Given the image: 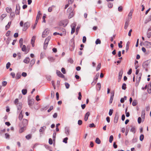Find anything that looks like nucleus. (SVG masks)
Wrapping results in <instances>:
<instances>
[{
  "label": "nucleus",
  "mask_w": 151,
  "mask_h": 151,
  "mask_svg": "<svg viewBox=\"0 0 151 151\" xmlns=\"http://www.w3.org/2000/svg\"><path fill=\"white\" fill-rule=\"evenodd\" d=\"M11 24V22H9L8 24L6 26V29L7 30L10 27V26Z\"/></svg>",
  "instance_id": "obj_25"
},
{
  "label": "nucleus",
  "mask_w": 151,
  "mask_h": 151,
  "mask_svg": "<svg viewBox=\"0 0 151 151\" xmlns=\"http://www.w3.org/2000/svg\"><path fill=\"white\" fill-rule=\"evenodd\" d=\"M63 32H61L60 33L57 32V35H59L61 36L63 35H65L66 34V31L65 29H63Z\"/></svg>",
  "instance_id": "obj_16"
},
{
  "label": "nucleus",
  "mask_w": 151,
  "mask_h": 151,
  "mask_svg": "<svg viewBox=\"0 0 151 151\" xmlns=\"http://www.w3.org/2000/svg\"><path fill=\"white\" fill-rule=\"evenodd\" d=\"M126 84L125 83H123L122 86V89L125 90L126 89Z\"/></svg>",
  "instance_id": "obj_33"
},
{
  "label": "nucleus",
  "mask_w": 151,
  "mask_h": 151,
  "mask_svg": "<svg viewBox=\"0 0 151 151\" xmlns=\"http://www.w3.org/2000/svg\"><path fill=\"white\" fill-rule=\"evenodd\" d=\"M99 73H97L95 76V77L94 78V80L93 81H96V82L97 81V79L98 78L99 76Z\"/></svg>",
  "instance_id": "obj_24"
},
{
  "label": "nucleus",
  "mask_w": 151,
  "mask_h": 151,
  "mask_svg": "<svg viewBox=\"0 0 151 151\" xmlns=\"http://www.w3.org/2000/svg\"><path fill=\"white\" fill-rule=\"evenodd\" d=\"M68 62L70 63H73V60L71 58H70L68 60Z\"/></svg>",
  "instance_id": "obj_55"
},
{
  "label": "nucleus",
  "mask_w": 151,
  "mask_h": 151,
  "mask_svg": "<svg viewBox=\"0 0 151 151\" xmlns=\"http://www.w3.org/2000/svg\"><path fill=\"white\" fill-rule=\"evenodd\" d=\"M78 124L79 125H81L82 123V121L81 120H79L78 121Z\"/></svg>",
  "instance_id": "obj_64"
},
{
  "label": "nucleus",
  "mask_w": 151,
  "mask_h": 151,
  "mask_svg": "<svg viewBox=\"0 0 151 151\" xmlns=\"http://www.w3.org/2000/svg\"><path fill=\"white\" fill-rule=\"evenodd\" d=\"M35 36H33L32 37V39L31 40V44L32 45V46L33 47L34 46V42H35Z\"/></svg>",
  "instance_id": "obj_17"
},
{
  "label": "nucleus",
  "mask_w": 151,
  "mask_h": 151,
  "mask_svg": "<svg viewBox=\"0 0 151 151\" xmlns=\"http://www.w3.org/2000/svg\"><path fill=\"white\" fill-rule=\"evenodd\" d=\"M113 137L112 135H111L110 136L109 138V142L110 143H111L112 142V141L113 140Z\"/></svg>",
  "instance_id": "obj_35"
},
{
  "label": "nucleus",
  "mask_w": 151,
  "mask_h": 151,
  "mask_svg": "<svg viewBox=\"0 0 151 151\" xmlns=\"http://www.w3.org/2000/svg\"><path fill=\"white\" fill-rule=\"evenodd\" d=\"M101 67V64L100 63H99L98 64V65L96 68V71L99 70L100 69V68Z\"/></svg>",
  "instance_id": "obj_39"
},
{
  "label": "nucleus",
  "mask_w": 151,
  "mask_h": 151,
  "mask_svg": "<svg viewBox=\"0 0 151 151\" xmlns=\"http://www.w3.org/2000/svg\"><path fill=\"white\" fill-rule=\"evenodd\" d=\"M53 109V106H51L50 107L49 109L47 110V112H50Z\"/></svg>",
  "instance_id": "obj_60"
},
{
  "label": "nucleus",
  "mask_w": 151,
  "mask_h": 151,
  "mask_svg": "<svg viewBox=\"0 0 151 151\" xmlns=\"http://www.w3.org/2000/svg\"><path fill=\"white\" fill-rule=\"evenodd\" d=\"M50 30L48 29L45 30L42 33V37H45L46 35H47L49 33Z\"/></svg>",
  "instance_id": "obj_5"
},
{
  "label": "nucleus",
  "mask_w": 151,
  "mask_h": 151,
  "mask_svg": "<svg viewBox=\"0 0 151 151\" xmlns=\"http://www.w3.org/2000/svg\"><path fill=\"white\" fill-rule=\"evenodd\" d=\"M51 39V37L50 36H48L45 39L43 48L44 49H46L47 46V45L48 44V42L49 40H50Z\"/></svg>",
  "instance_id": "obj_1"
},
{
  "label": "nucleus",
  "mask_w": 151,
  "mask_h": 151,
  "mask_svg": "<svg viewBox=\"0 0 151 151\" xmlns=\"http://www.w3.org/2000/svg\"><path fill=\"white\" fill-rule=\"evenodd\" d=\"M30 61V59L29 57H26L25 59L24 60L23 62L24 63L28 64Z\"/></svg>",
  "instance_id": "obj_13"
},
{
  "label": "nucleus",
  "mask_w": 151,
  "mask_h": 151,
  "mask_svg": "<svg viewBox=\"0 0 151 151\" xmlns=\"http://www.w3.org/2000/svg\"><path fill=\"white\" fill-rule=\"evenodd\" d=\"M123 73V72L122 70H121L119 73V76L118 78V81L119 82L122 78V75Z\"/></svg>",
  "instance_id": "obj_7"
},
{
  "label": "nucleus",
  "mask_w": 151,
  "mask_h": 151,
  "mask_svg": "<svg viewBox=\"0 0 151 151\" xmlns=\"http://www.w3.org/2000/svg\"><path fill=\"white\" fill-rule=\"evenodd\" d=\"M6 16V14H2L0 17V19L2 21L3 20V19Z\"/></svg>",
  "instance_id": "obj_28"
},
{
  "label": "nucleus",
  "mask_w": 151,
  "mask_h": 151,
  "mask_svg": "<svg viewBox=\"0 0 151 151\" xmlns=\"http://www.w3.org/2000/svg\"><path fill=\"white\" fill-rule=\"evenodd\" d=\"M22 104L21 103H19L17 104V109L18 111H20L22 109Z\"/></svg>",
  "instance_id": "obj_8"
},
{
  "label": "nucleus",
  "mask_w": 151,
  "mask_h": 151,
  "mask_svg": "<svg viewBox=\"0 0 151 151\" xmlns=\"http://www.w3.org/2000/svg\"><path fill=\"white\" fill-rule=\"evenodd\" d=\"M133 11V10H131L128 14V18H129V20H130V19L132 18V16Z\"/></svg>",
  "instance_id": "obj_18"
},
{
  "label": "nucleus",
  "mask_w": 151,
  "mask_h": 151,
  "mask_svg": "<svg viewBox=\"0 0 151 151\" xmlns=\"http://www.w3.org/2000/svg\"><path fill=\"white\" fill-rule=\"evenodd\" d=\"M72 7L69 8L67 10V11L68 12H69L70 13H71V12L72 11Z\"/></svg>",
  "instance_id": "obj_52"
},
{
  "label": "nucleus",
  "mask_w": 151,
  "mask_h": 151,
  "mask_svg": "<svg viewBox=\"0 0 151 151\" xmlns=\"http://www.w3.org/2000/svg\"><path fill=\"white\" fill-rule=\"evenodd\" d=\"M127 109H126L125 110V112L126 114V116L127 117H129L130 116L129 113V112H127Z\"/></svg>",
  "instance_id": "obj_49"
},
{
  "label": "nucleus",
  "mask_w": 151,
  "mask_h": 151,
  "mask_svg": "<svg viewBox=\"0 0 151 151\" xmlns=\"http://www.w3.org/2000/svg\"><path fill=\"white\" fill-rule=\"evenodd\" d=\"M11 64L9 62L7 63L6 65V68L7 69H8L10 66Z\"/></svg>",
  "instance_id": "obj_46"
},
{
  "label": "nucleus",
  "mask_w": 151,
  "mask_h": 151,
  "mask_svg": "<svg viewBox=\"0 0 151 151\" xmlns=\"http://www.w3.org/2000/svg\"><path fill=\"white\" fill-rule=\"evenodd\" d=\"M48 60L51 62H53L55 60V58L52 57H49L48 58Z\"/></svg>",
  "instance_id": "obj_23"
},
{
  "label": "nucleus",
  "mask_w": 151,
  "mask_h": 151,
  "mask_svg": "<svg viewBox=\"0 0 151 151\" xmlns=\"http://www.w3.org/2000/svg\"><path fill=\"white\" fill-rule=\"evenodd\" d=\"M95 142L97 144H100L101 143V141L98 138H96L95 140Z\"/></svg>",
  "instance_id": "obj_31"
},
{
  "label": "nucleus",
  "mask_w": 151,
  "mask_h": 151,
  "mask_svg": "<svg viewBox=\"0 0 151 151\" xmlns=\"http://www.w3.org/2000/svg\"><path fill=\"white\" fill-rule=\"evenodd\" d=\"M41 14L40 13V11H39L38 12L37 17H36V21L38 20L40 17V15Z\"/></svg>",
  "instance_id": "obj_21"
},
{
  "label": "nucleus",
  "mask_w": 151,
  "mask_h": 151,
  "mask_svg": "<svg viewBox=\"0 0 151 151\" xmlns=\"http://www.w3.org/2000/svg\"><path fill=\"white\" fill-rule=\"evenodd\" d=\"M141 75L139 74L138 75L137 78V80H139V81H140L141 78Z\"/></svg>",
  "instance_id": "obj_48"
},
{
  "label": "nucleus",
  "mask_w": 151,
  "mask_h": 151,
  "mask_svg": "<svg viewBox=\"0 0 151 151\" xmlns=\"http://www.w3.org/2000/svg\"><path fill=\"white\" fill-rule=\"evenodd\" d=\"M130 21L129 18H128L126 20V21L125 23L124 28L125 29H127L129 25V23Z\"/></svg>",
  "instance_id": "obj_9"
},
{
  "label": "nucleus",
  "mask_w": 151,
  "mask_h": 151,
  "mask_svg": "<svg viewBox=\"0 0 151 151\" xmlns=\"http://www.w3.org/2000/svg\"><path fill=\"white\" fill-rule=\"evenodd\" d=\"M142 122V119L140 117H139L138 119V122L139 124H140Z\"/></svg>",
  "instance_id": "obj_62"
},
{
  "label": "nucleus",
  "mask_w": 151,
  "mask_h": 151,
  "mask_svg": "<svg viewBox=\"0 0 151 151\" xmlns=\"http://www.w3.org/2000/svg\"><path fill=\"white\" fill-rule=\"evenodd\" d=\"M23 39L22 38H20V39L19 40V43L20 44V47H21L22 45L23 44Z\"/></svg>",
  "instance_id": "obj_36"
},
{
  "label": "nucleus",
  "mask_w": 151,
  "mask_h": 151,
  "mask_svg": "<svg viewBox=\"0 0 151 151\" xmlns=\"http://www.w3.org/2000/svg\"><path fill=\"white\" fill-rule=\"evenodd\" d=\"M22 111H21V112H20V113L19 114V120H22V119L23 117V116L22 114Z\"/></svg>",
  "instance_id": "obj_26"
},
{
  "label": "nucleus",
  "mask_w": 151,
  "mask_h": 151,
  "mask_svg": "<svg viewBox=\"0 0 151 151\" xmlns=\"http://www.w3.org/2000/svg\"><path fill=\"white\" fill-rule=\"evenodd\" d=\"M22 93L24 95H25L27 93V89H23L22 90Z\"/></svg>",
  "instance_id": "obj_34"
},
{
  "label": "nucleus",
  "mask_w": 151,
  "mask_h": 151,
  "mask_svg": "<svg viewBox=\"0 0 151 151\" xmlns=\"http://www.w3.org/2000/svg\"><path fill=\"white\" fill-rule=\"evenodd\" d=\"M46 129V127L45 126L42 127L39 130V132H43Z\"/></svg>",
  "instance_id": "obj_29"
},
{
  "label": "nucleus",
  "mask_w": 151,
  "mask_h": 151,
  "mask_svg": "<svg viewBox=\"0 0 151 151\" xmlns=\"http://www.w3.org/2000/svg\"><path fill=\"white\" fill-rule=\"evenodd\" d=\"M26 49V47L25 45H23V46L22 48V50L23 51H25Z\"/></svg>",
  "instance_id": "obj_41"
},
{
  "label": "nucleus",
  "mask_w": 151,
  "mask_h": 151,
  "mask_svg": "<svg viewBox=\"0 0 151 151\" xmlns=\"http://www.w3.org/2000/svg\"><path fill=\"white\" fill-rule=\"evenodd\" d=\"M65 22L64 21H61L59 23V25L60 26L65 27L67 24L66 23L65 24Z\"/></svg>",
  "instance_id": "obj_14"
},
{
  "label": "nucleus",
  "mask_w": 151,
  "mask_h": 151,
  "mask_svg": "<svg viewBox=\"0 0 151 151\" xmlns=\"http://www.w3.org/2000/svg\"><path fill=\"white\" fill-rule=\"evenodd\" d=\"M130 127H131L130 129V131L133 132L134 134L136 132V129L135 127L131 125L130 126Z\"/></svg>",
  "instance_id": "obj_11"
},
{
  "label": "nucleus",
  "mask_w": 151,
  "mask_h": 151,
  "mask_svg": "<svg viewBox=\"0 0 151 151\" xmlns=\"http://www.w3.org/2000/svg\"><path fill=\"white\" fill-rule=\"evenodd\" d=\"M20 9V6L19 4H16V9L15 12V13L16 15H18L19 14Z\"/></svg>",
  "instance_id": "obj_4"
},
{
  "label": "nucleus",
  "mask_w": 151,
  "mask_h": 151,
  "mask_svg": "<svg viewBox=\"0 0 151 151\" xmlns=\"http://www.w3.org/2000/svg\"><path fill=\"white\" fill-rule=\"evenodd\" d=\"M68 139V138L67 137H65L64 139L63 142L65 143H67V141Z\"/></svg>",
  "instance_id": "obj_57"
},
{
  "label": "nucleus",
  "mask_w": 151,
  "mask_h": 151,
  "mask_svg": "<svg viewBox=\"0 0 151 151\" xmlns=\"http://www.w3.org/2000/svg\"><path fill=\"white\" fill-rule=\"evenodd\" d=\"M7 82L6 81H3L2 83V85H3V86H5L7 84Z\"/></svg>",
  "instance_id": "obj_53"
},
{
  "label": "nucleus",
  "mask_w": 151,
  "mask_h": 151,
  "mask_svg": "<svg viewBox=\"0 0 151 151\" xmlns=\"http://www.w3.org/2000/svg\"><path fill=\"white\" fill-rule=\"evenodd\" d=\"M31 136L30 134H28L27 136H26L25 137L27 139H30L31 138Z\"/></svg>",
  "instance_id": "obj_50"
},
{
  "label": "nucleus",
  "mask_w": 151,
  "mask_h": 151,
  "mask_svg": "<svg viewBox=\"0 0 151 151\" xmlns=\"http://www.w3.org/2000/svg\"><path fill=\"white\" fill-rule=\"evenodd\" d=\"M86 38L85 36H83V43H85L86 42Z\"/></svg>",
  "instance_id": "obj_58"
},
{
  "label": "nucleus",
  "mask_w": 151,
  "mask_h": 151,
  "mask_svg": "<svg viewBox=\"0 0 151 151\" xmlns=\"http://www.w3.org/2000/svg\"><path fill=\"white\" fill-rule=\"evenodd\" d=\"M70 44L72 48H70V50L71 51H72L74 50L75 47V44L74 41H71Z\"/></svg>",
  "instance_id": "obj_12"
},
{
  "label": "nucleus",
  "mask_w": 151,
  "mask_h": 151,
  "mask_svg": "<svg viewBox=\"0 0 151 151\" xmlns=\"http://www.w3.org/2000/svg\"><path fill=\"white\" fill-rule=\"evenodd\" d=\"M55 7V6L54 5H52L51 6L49 7L48 8V11L49 12H51L52 11V7Z\"/></svg>",
  "instance_id": "obj_32"
},
{
  "label": "nucleus",
  "mask_w": 151,
  "mask_h": 151,
  "mask_svg": "<svg viewBox=\"0 0 151 151\" xmlns=\"http://www.w3.org/2000/svg\"><path fill=\"white\" fill-rule=\"evenodd\" d=\"M118 10L119 11L121 12L122 10V6H119L118 8Z\"/></svg>",
  "instance_id": "obj_56"
},
{
  "label": "nucleus",
  "mask_w": 151,
  "mask_h": 151,
  "mask_svg": "<svg viewBox=\"0 0 151 151\" xmlns=\"http://www.w3.org/2000/svg\"><path fill=\"white\" fill-rule=\"evenodd\" d=\"M113 110L112 109H110L109 111V116H111L112 115V113H113Z\"/></svg>",
  "instance_id": "obj_59"
},
{
  "label": "nucleus",
  "mask_w": 151,
  "mask_h": 151,
  "mask_svg": "<svg viewBox=\"0 0 151 151\" xmlns=\"http://www.w3.org/2000/svg\"><path fill=\"white\" fill-rule=\"evenodd\" d=\"M145 110H143L142 111L141 113V117H142V119L144 120V119L145 118Z\"/></svg>",
  "instance_id": "obj_20"
},
{
  "label": "nucleus",
  "mask_w": 151,
  "mask_h": 151,
  "mask_svg": "<svg viewBox=\"0 0 151 151\" xmlns=\"http://www.w3.org/2000/svg\"><path fill=\"white\" fill-rule=\"evenodd\" d=\"M108 6L109 8H111L113 6V4L112 3H108Z\"/></svg>",
  "instance_id": "obj_44"
},
{
  "label": "nucleus",
  "mask_w": 151,
  "mask_h": 151,
  "mask_svg": "<svg viewBox=\"0 0 151 151\" xmlns=\"http://www.w3.org/2000/svg\"><path fill=\"white\" fill-rule=\"evenodd\" d=\"M101 40H99V39H97L95 42V43L96 45H97L98 44H101Z\"/></svg>",
  "instance_id": "obj_38"
},
{
  "label": "nucleus",
  "mask_w": 151,
  "mask_h": 151,
  "mask_svg": "<svg viewBox=\"0 0 151 151\" xmlns=\"http://www.w3.org/2000/svg\"><path fill=\"white\" fill-rule=\"evenodd\" d=\"M78 95H79V96L78 97V99L79 100H81V97L82 96L81 93V92H79L78 93Z\"/></svg>",
  "instance_id": "obj_51"
},
{
  "label": "nucleus",
  "mask_w": 151,
  "mask_h": 151,
  "mask_svg": "<svg viewBox=\"0 0 151 151\" xmlns=\"http://www.w3.org/2000/svg\"><path fill=\"white\" fill-rule=\"evenodd\" d=\"M21 77V74L20 73H17L16 76V78L17 79H18L20 78Z\"/></svg>",
  "instance_id": "obj_27"
},
{
  "label": "nucleus",
  "mask_w": 151,
  "mask_h": 151,
  "mask_svg": "<svg viewBox=\"0 0 151 151\" xmlns=\"http://www.w3.org/2000/svg\"><path fill=\"white\" fill-rule=\"evenodd\" d=\"M75 31V27L73 26L72 28L71 31V34H73Z\"/></svg>",
  "instance_id": "obj_42"
},
{
  "label": "nucleus",
  "mask_w": 151,
  "mask_h": 151,
  "mask_svg": "<svg viewBox=\"0 0 151 151\" xmlns=\"http://www.w3.org/2000/svg\"><path fill=\"white\" fill-rule=\"evenodd\" d=\"M61 71L64 74H65L66 73L65 70L64 68H61Z\"/></svg>",
  "instance_id": "obj_54"
},
{
  "label": "nucleus",
  "mask_w": 151,
  "mask_h": 151,
  "mask_svg": "<svg viewBox=\"0 0 151 151\" xmlns=\"http://www.w3.org/2000/svg\"><path fill=\"white\" fill-rule=\"evenodd\" d=\"M65 85L66 88L68 89L69 88L70 86V85L68 83H65Z\"/></svg>",
  "instance_id": "obj_47"
},
{
  "label": "nucleus",
  "mask_w": 151,
  "mask_h": 151,
  "mask_svg": "<svg viewBox=\"0 0 151 151\" xmlns=\"http://www.w3.org/2000/svg\"><path fill=\"white\" fill-rule=\"evenodd\" d=\"M34 100L33 99H28V104L29 106H32L34 104Z\"/></svg>",
  "instance_id": "obj_6"
},
{
  "label": "nucleus",
  "mask_w": 151,
  "mask_h": 151,
  "mask_svg": "<svg viewBox=\"0 0 151 151\" xmlns=\"http://www.w3.org/2000/svg\"><path fill=\"white\" fill-rule=\"evenodd\" d=\"M35 59H32L30 63V66L31 67H32L33 65L35 64Z\"/></svg>",
  "instance_id": "obj_22"
},
{
  "label": "nucleus",
  "mask_w": 151,
  "mask_h": 151,
  "mask_svg": "<svg viewBox=\"0 0 151 151\" xmlns=\"http://www.w3.org/2000/svg\"><path fill=\"white\" fill-rule=\"evenodd\" d=\"M144 45L147 48H151V42L147 41L145 42Z\"/></svg>",
  "instance_id": "obj_3"
},
{
  "label": "nucleus",
  "mask_w": 151,
  "mask_h": 151,
  "mask_svg": "<svg viewBox=\"0 0 151 151\" xmlns=\"http://www.w3.org/2000/svg\"><path fill=\"white\" fill-rule=\"evenodd\" d=\"M119 115L118 114H116L114 118V122L115 123H116L118 120Z\"/></svg>",
  "instance_id": "obj_10"
},
{
  "label": "nucleus",
  "mask_w": 151,
  "mask_h": 151,
  "mask_svg": "<svg viewBox=\"0 0 151 151\" xmlns=\"http://www.w3.org/2000/svg\"><path fill=\"white\" fill-rule=\"evenodd\" d=\"M151 36V33L150 32H149L147 33V37L148 38H150Z\"/></svg>",
  "instance_id": "obj_63"
},
{
  "label": "nucleus",
  "mask_w": 151,
  "mask_h": 151,
  "mask_svg": "<svg viewBox=\"0 0 151 151\" xmlns=\"http://www.w3.org/2000/svg\"><path fill=\"white\" fill-rule=\"evenodd\" d=\"M65 132L67 135L69 134V129L68 127H66L65 129Z\"/></svg>",
  "instance_id": "obj_19"
},
{
  "label": "nucleus",
  "mask_w": 151,
  "mask_h": 151,
  "mask_svg": "<svg viewBox=\"0 0 151 151\" xmlns=\"http://www.w3.org/2000/svg\"><path fill=\"white\" fill-rule=\"evenodd\" d=\"M24 128H25L24 127H22L19 129V132L20 133L22 132L25 129Z\"/></svg>",
  "instance_id": "obj_40"
},
{
  "label": "nucleus",
  "mask_w": 151,
  "mask_h": 151,
  "mask_svg": "<svg viewBox=\"0 0 151 151\" xmlns=\"http://www.w3.org/2000/svg\"><path fill=\"white\" fill-rule=\"evenodd\" d=\"M51 97L52 98H53L55 96V93L53 91H51Z\"/></svg>",
  "instance_id": "obj_61"
},
{
  "label": "nucleus",
  "mask_w": 151,
  "mask_h": 151,
  "mask_svg": "<svg viewBox=\"0 0 151 151\" xmlns=\"http://www.w3.org/2000/svg\"><path fill=\"white\" fill-rule=\"evenodd\" d=\"M137 104V103L136 100H134L132 103V105L134 106H135Z\"/></svg>",
  "instance_id": "obj_43"
},
{
  "label": "nucleus",
  "mask_w": 151,
  "mask_h": 151,
  "mask_svg": "<svg viewBox=\"0 0 151 151\" xmlns=\"http://www.w3.org/2000/svg\"><path fill=\"white\" fill-rule=\"evenodd\" d=\"M6 10L7 12L8 13H10L12 11V9L10 8L7 7L6 8Z\"/></svg>",
  "instance_id": "obj_30"
},
{
  "label": "nucleus",
  "mask_w": 151,
  "mask_h": 151,
  "mask_svg": "<svg viewBox=\"0 0 151 151\" xmlns=\"http://www.w3.org/2000/svg\"><path fill=\"white\" fill-rule=\"evenodd\" d=\"M90 115V113L89 112H87L85 115V118H84V120L85 121H86L88 119V116H89Z\"/></svg>",
  "instance_id": "obj_15"
},
{
  "label": "nucleus",
  "mask_w": 151,
  "mask_h": 151,
  "mask_svg": "<svg viewBox=\"0 0 151 151\" xmlns=\"http://www.w3.org/2000/svg\"><path fill=\"white\" fill-rule=\"evenodd\" d=\"M27 122H28L27 119H23V122L25 123L24 125H26L27 124Z\"/></svg>",
  "instance_id": "obj_45"
},
{
  "label": "nucleus",
  "mask_w": 151,
  "mask_h": 151,
  "mask_svg": "<svg viewBox=\"0 0 151 151\" xmlns=\"http://www.w3.org/2000/svg\"><path fill=\"white\" fill-rule=\"evenodd\" d=\"M144 135L143 134H141L139 137V139L140 141H142L144 139Z\"/></svg>",
  "instance_id": "obj_37"
},
{
  "label": "nucleus",
  "mask_w": 151,
  "mask_h": 151,
  "mask_svg": "<svg viewBox=\"0 0 151 151\" xmlns=\"http://www.w3.org/2000/svg\"><path fill=\"white\" fill-rule=\"evenodd\" d=\"M30 24L29 22H27L24 23V27L23 29V30L25 31L29 27Z\"/></svg>",
  "instance_id": "obj_2"
}]
</instances>
